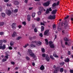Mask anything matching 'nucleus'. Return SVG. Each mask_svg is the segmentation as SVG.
I'll use <instances>...</instances> for the list:
<instances>
[{
    "label": "nucleus",
    "mask_w": 73,
    "mask_h": 73,
    "mask_svg": "<svg viewBox=\"0 0 73 73\" xmlns=\"http://www.w3.org/2000/svg\"><path fill=\"white\" fill-rule=\"evenodd\" d=\"M28 54L30 56H31L33 58H36V55H35V54L33 53V52L32 51V50L30 49H29L28 50Z\"/></svg>",
    "instance_id": "1"
},
{
    "label": "nucleus",
    "mask_w": 73,
    "mask_h": 73,
    "mask_svg": "<svg viewBox=\"0 0 73 73\" xmlns=\"http://www.w3.org/2000/svg\"><path fill=\"white\" fill-rule=\"evenodd\" d=\"M48 18L50 20H54L56 18V15H54L52 16L50 15L48 17Z\"/></svg>",
    "instance_id": "2"
},
{
    "label": "nucleus",
    "mask_w": 73,
    "mask_h": 73,
    "mask_svg": "<svg viewBox=\"0 0 73 73\" xmlns=\"http://www.w3.org/2000/svg\"><path fill=\"white\" fill-rule=\"evenodd\" d=\"M6 13L8 16H10L12 14L11 10L7 9L6 10Z\"/></svg>",
    "instance_id": "3"
},
{
    "label": "nucleus",
    "mask_w": 73,
    "mask_h": 73,
    "mask_svg": "<svg viewBox=\"0 0 73 73\" xmlns=\"http://www.w3.org/2000/svg\"><path fill=\"white\" fill-rule=\"evenodd\" d=\"M50 4V2L49 1H48L47 2L44 3L43 5L44 7H47V6H49Z\"/></svg>",
    "instance_id": "4"
},
{
    "label": "nucleus",
    "mask_w": 73,
    "mask_h": 73,
    "mask_svg": "<svg viewBox=\"0 0 73 73\" xmlns=\"http://www.w3.org/2000/svg\"><path fill=\"white\" fill-rule=\"evenodd\" d=\"M11 27L13 29V30L16 29V23H13L11 25Z\"/></svg>",
    "instance_id": "5"
},
{
    "label": "nucleus",
    "mask_w": 73,
    "mask_h": 73,
    "mask_svg": "<svg viewBox=\"0 0 73 73\" xmlns=\"http://www.w3.org/2000/svg\"><path fill=\"white\" fill-rule=\"evenodd\" d=\"M5 48H6L5 46V45L3 44V46L2 45L0 46V49H2V50H4L5 49Z\"/></svg>",
    "instance_id": "6"
},
{
    "label": "nucleus",
    "mask_w": 73,
    "mask_h": 73,
    "mask_svg": "<svg viewBox=\"0 0 73 73\" xmlns=\"http://www.w3.org/2000/svg\"><path fill=\"white\" fill-rule=\"evenodd\" d=\"M68 24H69V23H68V22H67V21H65L64 23V27H66L67 26H68Z\"/></svg>",
    "instance_id": "7"
},
{
    "label": "nucleus",
    "mask_w": 73,
    "mask_h": 73,
    "mask_svg": "<svg viewBox=\"0 0 73 73\" xmlns=\"http://www.w3.org/2000/svg\"><path fill=\"white\" fill-rule=\"evenodd\" d=\"M48 32H49V30H46L44 33V35L47 36H49V35L48 34Z\"/></svg>",
    "instance_id": "8"
},
{
    "label": "nucleus",
    "mask_w": 73,
    "mask_h": 73,
    "mask_svg": "<svg viewBox=\"0 0 73 73\" xmlns=\"http://www.w3.org/2000/svg\"><path fill=\"white\" fill-rule=\"evenodd\" d=\"M38 9L39 11H40L41 12H43V10L44 9V7H38Z\"/></svg>",
    "instance_id": "9"
},
{
    "label": "nucleus",
    "mask_w": 73,
    "mask_h": 73,
    "mask_svg": "<svg viewBox=\"0 0 73 73\" xmlns=\"http://www.w3.org/2000/svg\"><path fill=\"white\" fill-rule=\"evenodd\" d=\"M58 70H59V68L58 67H56L55 70H54L53 73H58Z\"/></svg>",
    "instance_id": "10"
},
{
    "label": "nucleus",
    "mask_w": 73,
    "mask_h": 73,
    "mask_svg": "<svg viewBox=\"0 0 73 73\" xmlns=\"http://www.w3.org/2000/svg\"><path fill=\"white\" fill-rule=\"evenodd\" d=\"M57 11V10L55 9L54 10H53L52 12H51V13L52 15H54L56 13V12Z\"/></svg>",
    "instance_id": "11"
},
{
    "label": "nucleus",
    "mask_w": 73,
    "mask_h": 73,
    "mask_svg": "<svg viewBox=\"0 0 73 73\" xmlns=\"http://www.w3.org/2000/svg\"><path fill=\"white\" fill-rule=\"evenodd\" d=\"M57 5H56V3H54L52 5V9H54L56 8V7H56Z\"/></svg>",
    "instance_id": "12"
},
{
    "label": "nucleus",
    "mask_w": 73,
    "mask_h": 73,
    "mask_svg": "<svg viewBox=\"0 0 73 73\" xmlns=\"http://www.w3.org/2000/svg\"><path fill=\"white\" fill-rule=\"evenodd\" d=\"M13 3L15 5H19V1H15Z\"/></svg>",
    "instance_id": "13"
},
{
    "label": "nucleus",
    "mask_w": 73,
    "mask_h": 73,
    "mask_svg": "<svg viewBox=\"0 0 73 73\" xmlns=\"http://www.w3.org/2000/svg\"><path fill=\"white\" fill-rule=\"evenodd\" d=\"M46 60L47 61H49V60H50V58H49V57L48 56V54L46 55Z\"/></svg>",
    "instance_id": "14"
},
{
    "label": "nucleus",
    "mask_w": 73,
    "mask_h": 73,
    "mask_svg": "<svg viewBox=\"0 0 73 73\" xmlns=\"http://www.w3.org/2000/svg\"><path fill=\"white\" fill-rule=\"evenodd\" d=\"M40 70H44V69H45L44 66L43 65H42V66H41L40 67Z\"/></svg>",
    "instance_id": "15"
},
{
    "label": "nucleus",
    "mask_w": 73,
    "mask_h": 73,
    "mask_svg": "<svg viewBox=\"0 0 73 73\" xmlns=\"http://www.w3.org/2000/svg\"><path fill=\"white\" fill-rule=\"evenodd\" d=\"M16 35H17V33L15 31H14L13 34L12 35V36L13 37H15V36H16Z\"/></svg>",
    "instance_id": "16"
},
{
    "label": "nucleus",
    "mask_w": 73,
    "mask_h": 73,
    "mask_svg": "<svg viewBox=\"0 0 73 73\" xmlns=\"http://www.w3.org/2000/svg\"><path fill=\"white\" fill-rule=\"evenodd\" d=\"M27 20L28 21H29L31 20V15H27Z\"/></svg>",
    "instance_id": "17"
},
{
    "label": "nucleus",
    "mask_w": 73,
    "mask_h": 73,
    "mask_svg": "<svg viewBox=\"0 0 73 73\" xmlns=\"http://www.w3.org/2000/svg\"><path fill=\"white\" fill-rule=\"evenodd\" d=\"M50 48H54V44H53L50 45Z\"/></svg>",
    "instance_id": "18"
},
{
    "label": "nucleus",
    "mask_w": 73,
    "mask_h": 73,
    "mask_svg": "<svg viewBox=\"0 0 73 73\" xmlns=\"http://www.w3.org/2000/svg\"><path fill=\"white\" fill-rule=\"evenodd\" d=\"M64 61L66 62H68L69 61V59L68 58H67L64 60Z\"/></svg>",
    "instance_id": "19"
},
{
    "label": "nucleus",
    "mask_w": 73,
    "mask_h": 73,
    "mask_svg": "<svg viewBox=\"0 0 73 73\" xmlns=\"http://www.w3.org/2000/svg\"><path fill=\"white\" fill-rule=\"evenodd\" d=\"M41 32H43L44 30V27L43 26H41Z\"/></svg>",
    "instance_id": "20"
},
{
    "label": "nucleus",
    "mask_w": 73,
    "mask_h": 73,
    "mask_svg": "<svg viewBox=\"0 0 73 73\" xmlns=\"http://www.w3.org/2000/svg\"><path fill=\"white\" fill-rule=\"evenodd\" d=\"M46 42V45H48V40L47 39H45L44 40Z\"/></svg>",
    "instance_id": "21"
},
{
    "label": "nucleus",
    "mask_w": 73,
    "mask_h": 73,
    "mask_svg": "<svg viewBox=\"0 0 73 73\" xmlns=\"http://www.w3.org/2000/svg\"><path fill=\"white\" fill-rule=\"evenodd\" d=\"M1 15L3 17H5V14L3 13H1Z\"/></svg>",
    "instance_id": "22"
},
{
    "label": "nucleus",
    "mask_w": 73,
    "mask_h": 73,
    "mask_svg": "<svg viewBox=\"0 0 73 73\" xmlns=\"http://www.w3.org/2000/svg\"><path fill=\"white\" fill-rule=\"evenodd\" d=\"M49 13V9H47L46 11V14H48Z\"/></svg>",
    "instance_id": "23"
},
{
    "label": "nucleus",
    "mask_w": 73,
    "mask_h": 73,
    "mask_svg": "<svg viewBox=\"0 0 73 73\" xmlns=\"http://www.w3.org/2000/svg\"><path fill=\"white\" fill-rule=\"evenodd\" d=\"M10 44L11 46H13V44H14V42L13 41H11L10 43Z\"/></svg>",
    "instance_id": "24"
},
{
    "label": "nucleus",
    "mask_w": 73,
    "mask_h": 73,
    "mask_svg": "<svg viewBox=\"0 0 73 73\" xmlns=\"http://www.w3.org/2000/svg\"><path fill=\"white\" fill-rule=\"evenodd\" d=\"M27 46H29V44L28 43H27V44H25V45L23 46V47L25 48L27 47Z\"/></svg>",
    "instance_id": "25"
},
{
    "label": "nucleus",
    "mask_w": 73,
    "mask_h": 73,
    "mask_svg": "<svg viewBox=\"0 0 73 73\" xmlns=\"http://www.w3.org/2000/svg\"><path fill=\"white\" fill-rule=\"evenodd\" d=\"M30 46L31 47H36V45H35L34 44H31Z\"/></svg>",
    "instance_id": "26"
},
{
    "label": "nucleus",
    "mask_w": 73,
    "mask_h": 73,
    "mask_svg": "<svg viewBox=\"0 0 73 73\" xmlns=\"http://www.w3.org/2000/svg\"><path fill=\"white\" fill-rule=\"evenodd\" d=\"M4 24V22H0V27L3 26Z\"/></svg>",
    "instance_id": "27"
},
{
    "label": "nucleus",
    "mask_w": 73,
    "mask_h": 73,
    "mask_svg": "<svg viewBox=\"0 0 73 73\" xmlns=\"http://www.w3.org/2000/svg\"><path fill=\"white\" fill-rule=\"evenodd\" d=\"M37 43L38 44V45H40L41 44V42L40 41H38V42H37Z\"/></svg>",
    "instance_id": "28"
},
{
    "label": "nucleus",
    "mask_w": 73,
    "mask_h": 73,
    "mask_svg": "<svg viewBox=\"0 0 73 73\" xmlns=\"http://www.w3.org/2000/svg\"><path fill=\"white\" fill-rule=\"evenodd\" d=\"M22 38V37H21V36H19L17 37V38H16V40H19L20 39Z\"/></svg>",
    "instance_id": "29"
},
{
    "label": "nucleus",
    "mask_w": 73,
    "mask_h": 73,
    "mask_svg": "<svg viewBox=\"0 0 73 73\" xmlns=\"http://www.w3.org/2000/svg\"><path fill=\"white\" fill-rule=\"evenodd\" d=\"M35 15H36V14L34 13H33L32 14V16L33 17H35Z\"/></svg>",
    "instance_id": "30"
},
{
    "label": "nucleus",
    "mask_w": 73,
    "mask_h": 73,
    "mask_svg": "<svg viewBox=\"0 0 73 73\" xmlns=\"http://www.w3.org/2000/svg\"><path fill=\"white\" fill-rule=\"evenodd\" d=\"M26 58L28 61H29V60H30V58H29L28 56H26Z\"/></svg>",
    "instance_id": "31"
},
{
    "label": "nucleus",
    "mask_w": 73,
    "mask_h": 73,
    "mask_svg": "<svg viewBox=\"0 0 73 73\" xmlns=\"http://www.w3.org/2000/svg\"><path fill=\"white\" fill-rule=\"evenodd\" d=\"M63 71H64V68H60V72H61V73H62V72H63Z\"/></svg>",
    "instance_id": "32"
},
{
    "label": "nucleus",
    "mask_w": 73,
    "mask_h": 73,
    "mask_svg": "<svg viewBox=\"0 0 73 73\" xmlns=\"http://www.w3.org/2000/svg\"><path fill=\"white\" fill-rule=\"evenodd\" d=\"M64 41H69L68 40V38H64Z\"/></svg>",
    "instance_id": "33"
},
{
    "label": "nucleus",
    "mask_w": 73,
    "mask_h": 73,
    "mask_svg": "<svg viewBox=\"0 0 73 73\" xmlns=\"http://www.w3.org/2000/svg\"><path fill=\"white\" fill-rule=\"evenodd\" d=\"M69 15L67 16L66 17L64 18V20H66V19H68V18H69Z\"/></svg>",
    "instance_id": "34"
},
{
    "label": "nucleus",
    "mask_w": 73,
    "mask_h": 73,
    "mask_svg": "<svg viewBox=\"0 0 73 73\" xmlns=\"http://www.w3.org/2000/svg\"><path fill=\"white\" fill-rule=\"evenodd\" d=\"M42 11H39L38 12V15H40L41 14V13H42Z\"/></svg>",
    "instance_id": "35"
},
{
    "label": "nucleus",
    "mask_w": 73,
    "mask_h": 73,
    "mask_svg": "<svg viewBox=\"0 0 73 73\" xmlns=\"http://www.w3.org/2000/svg\"><path fill=\"white\" fill-rule=\"evenodd\" d=\"M42 52V53H44L45 52V49L44 48L41 49Z\"/></svg>",
    "instance_id": "36"
},
{
    "label": "nucleus",
    "mask_w": 73,
    "mask_h": 73,
    "mask_svg": "<svg viewBox=\"0 0 73 73\" xmlns=\"http://www.w3.org/2000/svg\"><path fill=\"white\" fill-rule=\"evenodd\" d=\"M34 30L35 32V33H37V28H35L34 29Z\"/></svg>",
    "instance_id": "37"
},
{
    "label": "nucleus",
    "mask_w": 73,
    "mask_h": 73,
    "mask_svg": "<svg viewBox=\"0 0 73 73\" xmlns=\"http://www.w3.org/2000/svg\"><path fill=\"white\" fill-rule=\"evenodd\" d=\"M53 56L55 57H57L58 58V56L56 54H53Z\"/></svg>",
    "instance_id": "38"
},
{
    "label": "nucleus",
    "mask_w": 73,
    "mask_h": 73,
    "mask_svg": "<svg viewBox=\"0 0 73 73\" xmlns=\"http://www.w3.org/2000/svg\"><path fill=\"white\" fill-rule=\"evenodd\" d=\"M50 57L51 58V59H52V60H54V58H53V56L52 55H50Z\"/></svg>",
    "instance_id": "39"
},
{
    "label": "nucleus",
    "mask_w": 73,
    "mask_h": 73,
    "mask_svg": "<svg viewBox=\"0 0 73 73\" xmlns=\"http://www.w3.org/2000/svg\"><path fill=\"white\" fill-rule=\"evenodd\" d=\"M9 52H5L6 54V56H9V54H8Z\"/></svg>",
    "instance_id": "40"
},
{
    "label": "nucleus",
    "mask_w": 73,
    "mask_h": 73,
    "mask_svg": "<svg viewBox=\"0 0 73 73\" xmlns=\"http://www.w3.org/2000/svg\"><path fill=\"white\" fill-rule=\"evenodd\" d=\"M48 43L50 45H51L52 44H53V42H52V41H50L48 42Z\"/></svg>",
    "instance_id": "41"
},
{
    "label": "nucleus",
    "mask_w": 73,
    "mask_h": 73,
    "mask_svg": "<svg viewBox=\"0 0 73 73\" xmlns=\"http://www.w3.org/2000/svg\"><path fill=\"white\" fill-rule=\"evenodd\" d=\"M17 11H18V9H15L14 11V12L15 13L17 12Z\"/></svg>",
    "instance_id": "42"
},
{
    "label": "nucleus",
    "mask_w": 73,
    "mask_h": 73,
    "mask_svg": "<svg viewBox=\"0 0 73 73\" xmlns=\"http://www.w3.org/2000/svg\"><path fill=\"white\" fill-rule=\"evenodd\" d=\"M7 61V59H3L2 60V62H4Z\"/></svg>",
    "instance_id": "43"
},
{
    "label": "nucleus",
    "mask_w": 73,
    "mask_h": 73,
    "mask_svg": "<svg viewBox=\"0 0 73 73\" xmlns=\"http://www.w3.org/2000/svg\"><path fill=\"white\" fill-rule=\"evenodd\" d=\"M39 36H40V37H42L43 35H42V33H40L39 34Z\"/></svg>",
    "instance_id": "44"
},
{
    "label": "nucleus",
    "mask_w": 73,
    "mask_h": 73,
    "mask_svg": "<svg viewBox=\"0 0 73 73\" xmlns=\"http://www.w3.org/2000/svg\"><path fill=\"white\" fill-rule=\"evenodd\" d=\"M45 56H46V55L45 54H42V56L43 57H45Z\"/></svg>",
    "instance_id": "45"
},
{
    "label": "nucleus",
    "mask_w": 73,
    "mask_h": 73,
    "mask_svg": "<svg viewBox=\"0 0 73 73\" xmlns=\"http://www.w3.org/2000/svg\"><path fill=\"white\" fill-rule=\"evenodd\" d=\"M58 30L59 31H61V28H59V27L58 28Z\"/></svg>",
    "instance_id": "46"
},
{
    "label": "nucleus",
    "mask_w": 73,
    "mask_h": 73,
    "mask_svg": "<svg viewBox=\"0 0 73 73\" xmlns=\"http://www.w3.org/2000/svg\"><path fill=\"white\" fill-rule=\"evenodd\" d=\"M64 62H62L60 63V65L61 66H62L63 65H64Z\"/></svg>",
    "instance_id": "47"
},
{
    "label": "nucleus",
    "mask_w": 73,
    "mask_h": 73,
    "mask_svg": "<svg viewBox=\"0 0 73 73\" xmlns=\"http://www.w3.org/2000/svg\"><path fill=\"white\" fill-rule=\"evenodd\" d=\"M22 24H23V25H26V22H23Z\"/></svg>",
    "instance_id": "48"
},
{
    "label": "nucleus",
    "mask_w": 73,
    "mask_h": 73,
    "mask_svg": "<svg viewBox=\"0 0 73 73\" xmlns=\"http://www.w3.org/2000/svg\"><path fill=\"white\" fill-rule=\"evenodd\" d=\"M3 41L2 40H0V45H2V43H3Z\"/></svg>",
    "instance_id": "49"
},
{
    "label": "nucleus",
    "mask_w": 73,
    "mask_h": 73,
    "mask_svg": "<svg viewBox=\"0 0 73 73\" xmlns=\"http://www.w3.org/2000/svg\"><path fill=\"white\" fill-rule=\"evenodd\" d=\"M36 20L37 21H39V20H40V19L39 18H36Z\"/></svg>",
    "instance_id": "50"
},
{
    "label": "nucleus",
    "mask_w": 73,
    "mask_h": 73,
    "mask_svg": "<svg viewBox=\"0 0 73 73\" xmlns=\"http://www.w3.org/2000/svg\"><path fill=\"white\" fill-rule=\"evenodd\" d=\"M33 39H34L35 40V39H36V36H34L33 37Z\"/></svg>",
    "instance_id": "51"
},
{
    "label": "nucleus",
    "mask_w": 73,
    "mask_h": 73,
    "mask_svg": "<svg viewBox=\"0 0 73 73\" xmlns=\"http://www.w3.org/2000/svg\"><path fill=\"white\" fill-rule=\"evenodd\" d=\"M53 28L54 29V28H56V25L54 24L53 26Z\"/></svg>",
    "instance_id": "52"
},
{
    "label": "nucleus",
    "mask_w": 73,
    "mask_h": 73,
    "mask_svg": "<svg viewBox=\"0 0 73 73\" xmlns=\"http://www.w3.org/2000/svg\"><path fill=\"white\" fill-rule=\"evenodd\" d=\"M5 58H7V59H8V56L6 55L5 56Z\"/></svg>",
    "instance_id": "53"
},
{
    "label": "nucleus",
    "mask_w": 73,
    "mask_h": 73,
    "mask_svg": "<svg viewBox=\"0 0 73 73\" xmlns=\"http://www.w3.org/2000/svg\"><path fill=\"white\" fill-rule=\"evenodd\" d=\"M59 3H60V2H59V1H58L57 2V3L56 4V6H58V5H59Z\"/></svg>",
    "instance_id": "54"
},
{
    "label": "nucleus",
    "mask_w": 73,
    "mask_h": 73,
    "mask_svg": "<svg viewBox=\"0 0 73 73\" xmlns=\"http://www.w3.org/2000/svg\"><path fill=\"white\" fill-rule=\"evenodd\" d=\"M9 49L10 50H12V47L11 46H9Z\"/></svg>",
    "instance_id": "55"
},
{
    "label": "nucleus",
    "mask_w": 73,
    "mask_h": 73,
    "mask_svg": "<svg viewBox=\"0 0 73 73\" xmlns=\"http://www.w3.org/2000/svg\"><path fill=\"white\" fill-rule=\"evenodd\" d=\"M32 65L33 66H35V63L34 62H33L32 63Z\"/></svg>",
    "instance_id": "56"
},
{
    "label": "nucleus",
    "mask_w": 73,
    "mask_h": 73,
    "mask_svg": "<svg viewBox=\"0 0 73 73\" xmlns=\"http://www.w3.org/2000/svg\"><path fill=\"white\" fill-rule=\"evenodd\" d=\"M41 25H42L45 26V24H44V23H42V22L40 23Z\"/></svg>",
    "instance_id": "57"
},
{
    "label": "nucleus",
    "mask_w": 73,
    "mask_h": 73,
    "mask_svg": "<svg viewBox=\"0 0 73 73\" xmlns=\"http://www.w3.org/2000/svg\"><path fill=\"white\" fill-rule=\"evenodd\" d=\"M11 64L12 65H15V63L14 62H11Z\"/></svg>",
    "instance_id": "58"
},
{
    "label": "nucleus",
    "mask_w": 73,
    "mask_h": 73,
    "mask_svg": "<svg viewBox=\"0 0 73 73\" xmlns=\"http://www.w3.org/2000/svg\"><path fill=\"white\" fill-rule=\"evenodd\" d=\"M29 39L30 40H32V37L30 36L29 37Z\"/></svg>",
    "instance_id": "59"
},
{
    "label": "nucleus",
    "mask_w": 73,
    "mask_h": 73,
    "mask_svg": "<svg viewBox=\"0 0 73 73\" xmlns=\"http://www.w3.org/2000/svg\"><path fill=\"white\" fill-rule=\"evenodd\" d=\"M49 11H52V10L51 9V7H50L49 9Z\"/></svg>",
    "instance_id": "60"
},
{
    "label": "nucleus",
    "mask_w": 73,
    "mask_h": 73,
    "mask_svg": "<svg viewBox=\"0 0 73 73\" xmlns=\"http://www.w3.org/2000/svg\"><path fill=\"white\" fill-rule=\"evenodd\" d=\"M28 0H25V3H26L27 4L28 3Z\"/></svg>",
    "instance_id": "61"
},
{
    "label": "nucleus",
    "mask_w": 73,
    "mask_h": 73,
    "mask_svg": "<svg viewBox=\"0 0 73 73\" xmlns=\"http://www.w3.org/2000/svg\"><path fill=\"white\" fill-rule=\"evenodd\" d=\"M4 34V33L3 32H1L0 33V35H3Z\"/></svg>",
    "instance_id": "62"
},
{
    "label": "nucleus",
    "mask_w": 73,
    "mask_h": 73,
    "mask_svg": "<svg viewBox=\"0 0 73 73\" xmlns=\"http://www.w3.org/2000/svg\"><path fill=\"white\" fill-rule=\"evenodd\" d=\"M70 51H68V54L69 55H70Z\"/></svg>",
    "instance_id": "63"
},
{
    "label": "nucleus",
    "mask_w": 73,
    "mask_h": 73,
    "mask_svg": "<svg viewBox=\"0 0 73 73\" xmlns=\"http://www.w3.org/2000/svg\"><path fill=\"white\" fill-rule=\"evenodd\" d=\"M70 72L71 73H73V70H70Z\"/></svg>",
    "instance_id": "64"
}]
</instances>
